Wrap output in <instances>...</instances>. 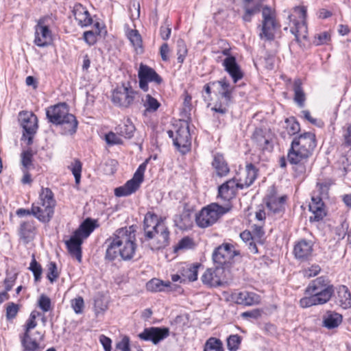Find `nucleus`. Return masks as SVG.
Wrapping results in <instances>:
<instances>
[{
  "label": "nucleus",
  "instance_id": "nucleus-1",
  "mask_svg": "<svg viewBox=\"0 0 351 351\" xmlns=\"http://www.w3.org/2000/svg\"><path fill=\"white\" fill-rule=\"evenodd\" d=\"M136 229L133 226L117 230L105 242L106 259L112 261L119 255L124 261L131 260L136 252Z\"/></svg>",
  "mask_w": 351,
  "mask_h": 351
},
{
  "label": "nucleus",
  "instance_id": "nucleus-2",
  "mask_svg": "<svg viewBox=\"0 0 351 351\" xmlns=\"http://www.w3.org/2000/svg\"><path fill=\"white\" fill-rule=\"evenodd\" d=\"M143 230L145 239L152 250L165 248L169 245V231L163 220L158 216L148 212L144 218Z\"/></svg>",
  "mask_w": 351,
  "mask_h": 351
},
{
  "label": "nucleus",
  "instance_id": "nucleus-3",
  "mask_svg": "<svg viewBox=\"0 0 351 351\" xmlns=\"http://www.w3.org/2000/svg\"><path fill=\"white\" fill-rule=\"evenodd\" d=\"M46 116L49 121L55 125H60L64 134H73L77 128L76 118L69 112L66 104H58L48 108Z\"/></svg>",
  "mask_w": 351,
  "mask_h": 351
},
{
  "label": "nucleus",
  "instance_id": "nucleus-4",
  "mask_svg": "<svg viewBox=\"0 0 351 351\" xmlns=\"http://www.w3.org/2000/svg\"><path fill=\"white\" fill-rule=\"evenodd\" d=\"M55 206L56 200L51 190L42 188L38 201L32 204L31 213L40 221L47 223L53 215Z\"/></svg>",
  "mask_w": 351,
  "mask_h": 351
},
{
  "label": "nucleus",
  "instance_id": "nucleus-5",
  "mask_svg": "<svg viewBox=\"0 0 351 351\" xmlns=\"http://www.w3.org/2000/svg\"><path fill=\"white\" fill-rule=\"evenodd\" d=\"M314 149H309L304 145H299L296 141H292L288 152L287 159L293 165V170L297 176L303 175L306 171V162Z\"/></svg>",
  "mask_w": 351,
  "mask_h": 351
},
{
  "label": "nucleus",
  "instance_id": "nucleus-6",
  "mask_svg": "<svg viewBox=\"0 0 351 351\" xmlns=\"http://www.w3.org/2000/svg\"><path fill=\"white\" fill-rule=\"evenodd\" d=\"M40 315L38 311H34L27 320L25 326V332L21 337V343L25 351H36L40 348L39 344L43 339V335L38 331L32 333L31 330L36 326V319Z\"/></svg>",
  "mask_w": 351,
  "mask_h": 351
},
{
  "label": "nucleus",
  "instance_id": "nucleus-7",
  "mask_svg": "<svg viewBox=\"0 0 351 351\" xmlns=\"http://www.w3.org/2000/svg\"><path fill=\"white\" fill-rule=\"evenodd\" d=\"M231 209L228 204L222 206L216 203H213L204 208L196 215L197 225L202 228L213 225L218 219Z\"/></svg>",
  "mask_w": 351,
  "mask_h": 351
},
{
  "label": "nucleus",
  "instance_id": "nucleus-8",
  "mask_svg": "<svg viewBox=\"0 0 351 351\" xmlns=\"http://www.w3.org/2000/svg\"><path fill=\"white\" fill-rule=\"evenodd\" d=\"M333 292V287L324 277H319L313 280L306 289V294L317 296L323 304L330 299Z\"/></svg>",
  "mask_w": 351,
  "mask_h": 351
},
{
  "label": "nucleus",
  "instance_id": "nucleus-9",
  "mask_svg": "<svg viewBox=\"0 0 351 351\" xmlns=\"http://www.w3.org/2000/svg\"><path fill=\"white\" fill-rule=\"evenodd\" d=\"M167 133L169 136L173 138V145L181 153L185 154L190 150L191 135L187 123H182L176 130L175 134L171 130H169Z\"/></svg>",
  "mask_w": 351,
  "mask_h": 351
},
{
  "label": "nucleus",
  "instance_id": "nucleus-10",
  "mask_svg": "<svg viewBox=\"0 0 351 351\" xmlns=\"http://www.w3.org/2000/svg\"><path fill=\"white\" fill-rule=\"evenodd\" d=\"M146 166V162L142 163L138 167L131 180H128L123 186L114 189V195L117 197H123L130 195L136 192L143 181Z\"/></svg>",
  "mask_w": 351,
  "mask_h": 351
},
{
  "label": "nucleus",
  "instance_id": "nucleus-11",
  "mask_svg": "<svg viewBox=\"0 0 351 351\" xmlns=\"http://www.w3.org/2000/svg\"><path fill=\"white\" fill-rule=\"evenodd\" d=\"M262 16L261 32L259 36L261 39L273 40L276 31L279 27L275 18V14L271 8L265 6L263 9Z\"/></svg>",
  "mask_w": 351,
  "mask_h": 351
},
{
  "label": "nucleus",
  "instance_id": "nucleus-12",
  "mask_svg": "<svg viewBox=\"0 0 351 351\" xmlns=\"http://www.w3.org/2000/svg\"><path fill=\"white\" fill-rule=\"evenodd\" d=\"M294 12L297 13L300 21L292 19V16H289L290 22L293 23V26L291 27V32L295 35L297 41H300L306 38L308 33L306 24V8L304 6L295 7Z\"/></svg>",
  "mask_w": 351,
  "mask_h": 351
},
{
  "label": "nucleus",
  "instance_id": "nucleus-13",
  "mask_svg": "<svg viewBox=\"0 0 351 351\" xmlns=\"http://www.w3.org/2000/svg\"><path fill=\"white\" fill-rule=\"evenodd\" d=\"M138 93L131 87L124 86L117 88L112 94V101L117 106L128 108L134 101Z\"/></svg>",
  "mask_w": 351,
  "mask_h": 351
},
{
  "label": "nucleus",
  "instance_id": "nucleus-14",
  "mask_svg": "<svg viewBox=\"0 0 351 351\" xmlns=\"http://www.w3.org/2000/svg\"><path fill=\"white\" fill-rule=\"evenodd\" d=\"M49 20L53 21V17L47 16L40 19L36 26L34 43L38 47L48 46L52 41V35L48 24Z\"/></svg>",
  "mask_w": 351,
  "mask_h": 351
},
{
  "label": "nucleus",
  "instance_id": "nucleus-15",
  "mask_svg": "<svg viewBox=\"0 0 351 351\" xmlns=\"http://www.w3.org/2000/svg\"><path fill=\"white\" fill-rule=\"evenodd\" d=\"M19 120L23 129V137L27 140V145H31L38 128L37 117L33 113L22 112L19 114Z\"/></svg>",
  "mask_w": 351,
  "mask_h": 351
},
{
  "label": "nucleus",
  "instance_id": "nucleus-16",
  "mask_svg": "<svg viewBox=\"0 0 351 351\" xmlns=\"http://www.w3.org/2000/svg\"><path fill=\"white\" fill-rule=\"evenodd\" d=\"M201 279L204 285L210 287L223 286L227 282L225 278V269L220 266L207 269Z\"/></svg>",
  "mask_w": 351,
  "mask_h": 351
},
{
  "label": "nucleus",
  "instance_id": "nucleus-17",
  "mask_svg": "<svg viewBox=\"0 0 351 351\" xmlns=\"http://www.w3.org/2000/svg\"><path fill=\"white\" fill-rule=\"evenodd\" d=\"M138 76L139 87L145 92L148 90V82H155L160 84L162 82V77L154 69L143 64L140 65Z\"/></svg>",
  "mask_w": 351,
  "mask_h": 351
},
{
  "label": "nucleus",
  "instance_id": "nucleus-18",
  "mask_svg": "<svg viewBox=\"0 0 351 351\" xmlns=\"http://www.w3.org/2000/svg\"><path fill=\"white\" fill-rule=\"evenodd\" d=\"M238 253L234 249L233 245L225 243L218 247L213 252V259L219 266L222 267L224 265L230 263L232 258Z\"/></svg>",
  "mask_w": 351,
  "mask_h": 351
},
{
  "label": "nucleus",
  "instance_id": "nucleus-19",
  "mask_svg": "<svg viewBox=\"0 0 351 351\" xmlns=\"http://www.w3.org/2000/svg\"><path fill=\"white\" fill-rule=\"evenodd\" d=\"M169 335V329L168 328L149 327L145 328L138 336L142 340L150 341L154 344H158Z\"/></svg>",
  "mask_w": 351,
  "mask_h": 351
},
{
  "label": "nucleus",
  "instance_id": "nucleus-20",
  "mask_svg": "<svg viewBox=\"0 0 351 351\" xmlns=\"http://www.w3.org/2000/svg\"><path fill=\"white\" fill-rule=\"evenodd\" d=\"M257 176V169L252 164L246 165L245 169L239 173V178L235 179L239 189L249 187L254 182Z\"/></svg>",
  "mask_w": 351,
  "mask_h": 351
},
{
  "label": "nucleus",
  "instance_id": "nucleus-21",
  "mask_svg": "<svg viewBox=\"0 0 351 351\" xmlns=\"http://www.w3.org/2000/svg\"><path fill=\"white\" fill-rule=\"evenodd\" d=\"M308 207L312 213L310 217L311 221H319L326 215L324 204L319 196H312Z\"/></svg>",
  "mask_w": 351,
  "mask_h": 351
},
{
  "label": "nucleus",
  "instance_id": "nucleus-22",
  "mask_svg": "<svg viewBox=\"0 0 351 351\" xmlns=\"http://www.w3.org/2000/svg\"><path fill=\"white\" fill-rule=\"evenodd\" d=\"M313 243L310 241L301 239L294 245L293 254L300 261L307 260L312 254Z\"/></svg>",
  "mask_w": 351,
  "mask_h": 351
},
{
  "label": "nucleus",
  "instance_id": "nucleus-23",
  "mask_svg": "<svg viewBox=\"0 0 351 351\" xmlns=\"http://www.w3.org/2000/svg\"><path fill=\"white\" fill-rule=\"evenodd\" d=\"M223 65L225 67V70L233 79L234 83H237L243 77V74L234 56H229L225 58L223 62Z\"/></svg>",
  "mask_w": 351,
  "mask_h": 351
},
{
  "label": "nucleus",
  "instance_id": "nucleus-24",
  "mask_svg": "<svg viewBox=\"0 0 351 351\" xmlns=\"http://www.w3.org/2000/svg\"><path fill=\"white\" fill-rule=\"evenodd\" d=\"M237 189L239 187H237L235 179H230L219 187L218 197L224 201L229 202L234 197Z\"/></svg>",
  "mask_w": 351,
  "mask_h": 351
},
{
  "label": "nucleus",
  "instance_id": "nucleus-25",
  "mask_svg": "<svg viewBox=\"0 0 351 351\" xmlns=\"http://www.w3.org/2000/svg\"><path fill=\"white\" fill-rule=\"evenodd\" d=\"M83 239L75 232L71 237L65 242L66 247L71 256L75 257L79 262L82 260L81 245Z\"/></svg>",
  "mask_w": 351,
  "mask_h": 351
},
{
  "label": "nucleus",
  "instance_id": "nucleus-26",
  "mask_svg": "<svg viewBox=\"0 0 351 351\" xmlns=\"http://www.w3.org/2000/svg\"><path fill=\"white\" fill-rule=\"evenodd\" d=\"M286 197V196L278 197L274 194L266 197V206L271 214H280L283 211Z\"/></svg>",
  "mask_w": 351,
  "mask_h": 351
},
{
  "label": "nucleus",
  "instance_id": "nucleus-27",
  "mask_svg": "<svg viewBox=\"0 0 351 351\" xmlns=\"http://www.w3.org/2000/svg\"><path fill=\"white\" fill-rule=\"evenodd\" d=\"M73 13L75 19L81 27H86L90 25L93 19L88 11L81 4H76L73 7Z\"/></svg>",
  "mask_w": 351,
  "mask_h": 351
},
{
  "label": "nucleus",
  "instance_id": "nucleus-28",
  "mask_svg": "<svg viewBox=\"0 0 351 351\" xmlns=\"http://www.w3.org/2000/svg\"><path fill=\"white\" fill-rule=\"evenodd\" d=\"M234 299L237 304L245 306L257 304L260 302V297L257 294L246 291L235 293Z\"/></svg>",
  "mask_w": 351,
  "mask_h": 351
},
{
  "label": "nucleus",
  "instance_id": "nucleus-29",
  "mask_svg": "<svg viewBox=\"0 0 351 351\" xmlns=\"http://www.w3.org/2000/svg\"><path fill=\"white\" fill-rule=\"evenodd\" d=\"M252 141L261 150L270 151L272 149L270 139L265 135L263 131L261 129H256L254 131L252 136Z\"/></svg>",
  "mask_w": 351,
  "mask_h": 351
},
{
  "label": "nucleus",
  "instance_id": "nucleus-30",
  "mask_svg": "<svg viewBox=\"0 0 351 351\" xmlns=\"http://www.w3.org/2000/svg\"><path fill=\"white\" fill-rule=\"evenodd\" d=\"M98 226L99 224L97 220L88 218L82 223L80 227L74 232L84 239L87 238Z\"/></svg>",
  "mask_w": 351,
  "mask_h": 351
},
{
  "label": "nucleus",
  "instance_id": "nucleus-31",
  "mask_svg": "<svg viewBox=\"0 0 351 351\" xmlns=\"http://www.w3.org/2000/svg\"><path fill=\"white\" fill-rule=\"evenodd\" d=\"M292 141H296L299 145L306 146L309 149H314L316 147L315 135L310 132H304L294 137Z\"/></svg>",
  "mask_w": 351,
  "mask_h": 351
},
{
  "label": "nucleus",
  "instance_id": "nucleus-32",
  "mask_svg": "<svg viewBox=\"0 0 351 351\" xmlns=\"http://www.w3.org/2000/svg\"><path fill=\"white\" fill-rule=\"evenodd\" d=\"M212 165L219 177L226 176L230 171L228 164L221 154L215 155Z\"/></svg>",
  "mask_w": 351,
  "mask_h": 351
},
{
  "label": "nucleus",
  "instance_id": "nucleus-33",
  "mask_svg": "<svg viewBox=\"0 0 351 351\" xmlns=\"http://www.w3.org/2000/svg\"><path fill=\"white\" fill-rule=\"evenodd\" d=\"M35 233V226L34 222L25 221L20 226L19 234L21 238L25 243L29 242L33 239Z\"/></svg>",
  "mask_w": 351,
  "mask_h": 351
},
{
  "label": "nucleus",
  "instance_id": "nucleus-34",
  "mask_svg": "<svg viewBox=\"0 0 351 351\" xmlns=\"http://www.w3.org/2000/svg\"><path fill=\"white\" fill-rule=\"evenodd\" d=\"M337 300L339 305L343 308L350 307L351 293L347 287L342 285L338 288Z\"/></svg>",
  "mask_w": 351,
  "mask_h": 351
},
{
  "label": "nucleus",
  "instance_id": "nucleus-35",
  "mask_svg": "<svg viewBox=\"0 0 351 351\" xmlns=\"http://www.w3.org/2000/svg\"><path fill=\"white\" fill-rule=\"evenodd\" d=\"M294 101L299 107L302 108L304 106L306 95L302 88V82L300 79H296L293 82Z\"/></svg>",
  "mask_w": 351,
  "mask_h": 351
},
{
  "label": "nucleus",
  "instance_id": "nucleus-36",
  "mask_svg": "<svg viewBox=\"0 0 351 351\" xmlns=\"http://www.w3.org/2000/svg\"><path fill=\"white\" fill-rule=\"evenodd\" d=\"M342 322V316L337 313L328 312L324 317L323 326L328 329L337 327Z\"/></svg>",
  "mask_w": 351,
  "mask_h": 351
},
{
  "label": "nucleus",
  "instance_id": "nucleus-37",
  "mask_svg": "<svg viewBox=\"0 0 351 351\" xmlns=\"http://www.w3.org/2000/svg\"><path fill=\"white\" fill-rule=\"evenodd\" d=\"M198 265L186 266L182 269V282H193L197 279Z\"/></svg>",
  "mask_w": 351,
  "mask_h": 351
},
{
  "label": "nucleus",
  "instance_id": "nucleus-38",
  "mask_svg": "<svg viewBox=\"0 0 351 351\" xmlns=\"http://www.w3.org/2000/svg\"><path fill=\"white\" fill-rule=\"evenodd\" d=\"M143 106L145 108L144 114L147 112H154L160 106V104L156 99L154 98L149 94L145 95V98L142 99Z\"/></svg>",
  "mask_w": 351,
  "mask_h": 351
},
{
  "label": "nucleus",
  "instance_id": "nucleus-39",
  "mask_svg": "<svg viewBox=\"0 0 351 351\" xmlns=\"http://www.w3.org/2000/svg\"><path fill=\"white\" fill-rule=\"evenodd\" d=\"M134 130V125L129 119L124 123L120 124L117 128V132L126 138H130L133 136Z\"/></svg>",
  "mask_w": 351,
  "mask_h": 351
},
{
  "label": "nucleus",
  "instance_id": "nucleus-40",
  "mask_svg": "<svg viewBox=\"0 0 351 351\" xmlns=\"http://www.w3.org/2000/svg\"><path fill=\"white\" fill-rule=\"evenodd\" d=\"M261 8V5L260 3H256L252 5L251 3H245L244 1L245 13L243 16V20L245 22H250L252 16L259 12Z\"/></svg>",
  "mask_w": 351,
  "mask_h": 351
},
{
  "label": "nucleus",
  "instance_id": "nucleus-41",
  "mask_svg": "<svg viewBox=\"0 0 351 351\" xmlns=\"http://www.w3.org/2000/svg\"><path fill=\"white\" fill-rule=\"evenodd\" d=\"M33 152L31 149L23 151L21 154V162L23 169L29 170L34 168L32 162Z\"/></svg>",
  "mask_w": 351,
  "mask_h": 351
},
{
  "label": "nucleus",
  "instance_id": "nucleus-42",
  "mask_svg": "<svg viewBox=\"0 0 351 351\" xmlns=\"http://www.w3.org/2000/svg\"><path fill=\"white\" fill-rule=\"evenodd\" d=\"M169 285V282L165 284L162 280L154 278L147 283L146 287L150 291L156 292L164 291L165 287H168Z\"/></svg>",
  "mask_w": 351,
  "mask_h": 351
},
{
  "label": "nucleus",
  "instance_id": "nucleus-43",
  "mask_svg": "<svg viewBox=\"0 0 351 351\" xmlns=\"http://www.w3.org/2000/svg\"><path fill=\"white\" fill-rule=\"evenodd\" d=\"M343 143L345 147H350L346 154V160L348 165L351 167V124L346 128L343 134Z\"/></svg>",
  "mask_w": 351,
  "mask_h": 351
},
{
  "label": "nucleus",
  "instance_id": "nucleus-44",
  "mask_svg": "<svg viewBox=\"0 0 351 351\" xmlns=\"http://www.w3.org/2000/svg\"><path fill=\"white\" fill-rule=\"evenodd\" d=\"M285 128L289 135H294L300 130L299 123L293 117L286 119Z\"/></svg>",
  "mask_w": 351,
  "mask_h": 351
},
{
  "label": "nucleus",
  "instance_id": "nucleus-45",
  "mask_svg": "<svg viewBox=\"0 0 351 351\" xmlns=\"http://www.w3.org/2000/svg\"><path fill=\"white\" fill-rule=\"evenodd\" d=\"M204 351H223L222 343L219 339L210 338L205 344Z\"/></svg>",
  "mask_w": 351,
  "mask_h": 351
},
{
  "label": "nucleus",
  "instance_id": "nucleus-46",
  "mask_svg": "<svg viewBox=\"0 0 351 351\" xmlns=\"http://www.w3.org/2000/svg\"><path fill=\"white\" fill-rule=\"evenodd\" d=\"M126 36L134 47L137 48L141 47V36L136 29L128 30L126 33Z\"/></svg>",
  "mask_w": 351,
  "mask_h": 351
},
{
  "label": "nucleus",
  "instance_id": "nucleus-47",
  "mask_svg": "<svg viewBox=\"0 0 351 351\" xmlns=\"http://www.w3.org/2000/svg\"><path fill=\"white\" fill-rule=\"evenodd\" d=\"M69 168L71 169L75 177V183L77 184H80L82 169V162L79 160L75 159L74 162L71 164Z\"/></svg>",
  "mask_w": 351,
  "mask_h": 351
},
{
  "label": "nucleus",
  "instance_id": "nucleus-48",
  "mask_svg": "<svg viewBox=\"0 0 351 351\" xmlns=\"http://www.w3.org/2000/svg\"><path fill=\"white\" fill-rule=\"evenodd\" d=\"M309 296L302 298L300 301V306L302 308H308L313 305L323 304V303L319 300L317 296L312 294H308Z\"/></svg>",
  "mask_w": 351,
  "mask_h": 351
},
{
  "label": "nucleus",
  "instance_id": "nucleus-49",
  "mask_svg": "<svg viewBox=\"0 0 351 351\" xmlns=\"http://www.w3.org/2000/svg\"><path fill=\"white\" fill-rule=\"evenodd\" d=\"M177 48L178 61L182 63L188 53L186 45L182 39L177 41Z\"/></svg>",
  "mask_w": 351,
  "mask_h": 351
},
{
  "label": "nucleus",
  "instance_id": "nucleus-50",
  "mask_svg": "<svg viewBox=\"0 0 351 351\" xmlns=\"http://www.w3.org/2000/svg\"><path fill=\"white\" fill-rule=\"evenodd\" d=\"M19 311V305L14 302H9L6 306V318L8 320L14 319Z\"/></svg>",
  "mask_w": 351,
  "mask_h": 351
},
{
  "label": "nucleus",
  "instance_id": "nucleus-51",
  "mask_svg": "<svg viewBox=\"0 0 351 351\" xmlns=\"http://www.w3.org/2000/svg\"><path fill=\"white\" fill-rule=\"evenodd\" d=\"M241 337L237 335H230L227 339V346L230 351H235L241 343Z\"/></svg>",
  "mask_w": 351,
  "mask_h": 351
},
{
  "label": "nucleus",
  "instance_id": "nucleus-52",
  "mask_svg": "<svg viewBox=\"0 0 351 351\" xmlns=\"http://www.w3.org/2000/svg\"><path fill=\"white\" fill-rule=\"evenodd\" d=\"M330 40V35L327 32H324L322 33L316 34L315 36V39L313 40V43L318 46L321 45L327 44Z\"/></svg>",
  "mask_w": 351,
  "mask_h": 351
},
{
  "label": "nucleus",
  "instance_id": "nucleus-53",
  "mask_svg": "<svg viewBox=\"0 0 351 351\" xmlns=\"http://www.w3.org/2000/svg\"><path fill=\"white\" fill-rule=\"evenodd\" d=\"M29 269L33 272L35 280H40L42 274V267L34 258H33L30 263Z\"/></svg>",
  "mask_w": 351,
  "mask_h": 351
},
{
  "label": "nucleus",
  "instance_id": "nucleus-54",
  "mask_svg": "<svg viewBox=\"0 0 351 351\" xmlns=\"http://www.w3.org/2000/svg\"><path fill=\"white\" fill-rule=\"evenodd\" d=\"M58 276L59 274L56 264L53 262H50L48 265L47 278L51 282H53L58 278Z\"/></svg>",
  "mask_w": 351,
  "mask_h": 351
},
{
  "label": "nucleus",
  "instance_id": "nucleus-55",
  "mask_svg": "<svg viewBox=\"0 0 351 351\" xmlns=\"http://www.w3.org/2000/svg\"><path fill=\"white\" fill-rule=\"evenodd\" d=\"M71 306L75 313H82L84 307V302L83 298L82 297H78L72 300Z\"/></svg>",
  "mask_w": 351,
  "mask_h": 351
},
{
  "label": "nucleus",
  "instance_id": "nucleus-56",
  "mask_svg": "<svg viewBox=\"0 0 351 351\" xmlns=\"http://www.w3.org/2000/svg\"><path fill=\"white\" fill-rule=\"evenodd\" d=\"M38 304L44 312H47L51 308V300L45 295H41L38 299Z\"/></svg>",
  "mask_w": 351,
  "mask_h": 351
},
{
  "label": "nucleus",
  "instance_id": "nucleus-57",
  "mask_svg": "<svg viewBox=\"0 0 351 351\" xmlns=\"http://www.w3.org/2000/svg\"><path fill=\"white\" fill-rule=\"evenodd\" d=\"M117 348L121 351H130V339L128 337L125 336L122 339L117 343Z\"/></svg>",
  "mask_w": 351,
  "mask_h": 351
},
{
  "label": "nucleus",
  "instance_id": "nucleus-58",
  "mask_svg": "<svg viewBox=\"0 0 351 351\" xmlns=\"http://www.w3.org/2000/svg\"><path fill=\"white\" fill-rule=\"evenodd\" d=\"M320 270H321V269L319 265H312L311 267H309L306 269H304V276H306L307 278H311V277L317 275L319 273Z\"/></svg>",
  "mask_w": 351,
  "mask_h": 351
},
{
  "label": "nucleus",
  "instance_id": "nucleus-59",
  "mask_svg": "<svg viewBox=\"0 0 351 351\" xmlns=\"http://www.w3.org/2000/svg\"><path fill=\"white\" fill-rule=\"evenodd\" d=\"M106 141L109 145H117L122 143L121 139L113 132H110L106 135Z\"/></svg>",
  "mask_w": 351,
  "mask_h": 351
},
{
  "label": "nucleus",
  "instance_id": "nucleus-60",
  "mask_svg": "<svg viewBox=\"0 0 351 351\" xmlns=\"http://www.w3.org/2000/svg\"><path fill=\"white\" fill-rule=\"evenodd\" d=\"M192 245L193 241L189 237H184L179 241L176 250L190 248Z\"/></svg>",
  "mask_w": 351,
  "mask_h": 351
},
{
  "label": "nucleus",
  "instance_id": "nucleus-61",
  "mask_svg": "<svg viewBox=\"0 0 351 351\" xmlns=\"http://www.w3.org/2000/svg\"><path fill=\"white\" fill-rule=\"evenodd\" d=\"M84 38L89 45H92L97 41V34L92 31L85 32L84 33Z\"/></svg>",
  "mask_w": 351,
  "mask_h": 351
},
{
  "label": "nucleus",
  "instance_id": "nucleus-62",
  "mask_svg": "<svg viewBox=\"0 0 351 351\" xmlns=\"http://www.w3.org/2000/svg\"><path fill=\"white\" fill-rule=\"evenodd\" d=\"M211 85H213V86L219 85L220 86V88L219 89V94L221 92H225L226 90H230L232 89L230 88V84L228 83L225 80H219V81H217V82H213L211 83Z\"/></svg>",
  "mask_w": 351,
  "mask_h": 351
},
{
  "label": "nucleus",
  "instance_id": "nucleus-63",
  "mask_svg": "<svg viewBox=\"0 0 351 351\" xmlns=\"http://www.w3.org/2000/svg\"><path fill=\"white\" fill-rule=\"evenodd\" d=\"M169 47L167 43H163L160 47V54L163 61L169 60Z\"/></svg>",
  "mask_w": 351,
  "mask_h": 351
},
{
  "label": "nucleus",
  "instance_id": "nucleus-64",
  "mask_svg": "<svg viewBox=\"0 0 351 351\" xmlns=\"http://www.w3.org/2000/svg\"><path fill=\"white\" fill-rule=\"evenodd\" d=\"M99 341L102 344L105 351H111L112 341L109 337L102 335L99 337Z\"/></svg>",
  "mask_w": 351,
  "mask_h": 351
}]
</instances>
